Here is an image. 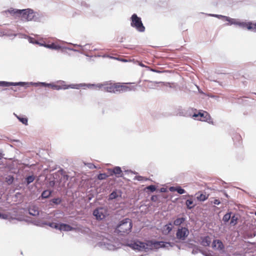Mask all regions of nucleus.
I'll list each match as a JSON object with an SVG mask.
<instances>
[{
    "label": "nucleus",
    "instance_id": "1",
    "mask_svg": "<svg viewBox=\"0 0 256 256\" xmlns=\"http://www.w3.org/2000/svg\"><path fill=\"white\" fill-rule=\"evenodd\" d=\"M132 228V220L130 218H126L119 222L114 230V232L118 236H126L131 232Z\"/></svg>",
    "mask_w": 256,
    "mask_h": 256
},
{
    "label": "nucleus",
    "instance_id": "2",
    "mask_svg": "<svg viewBox=\"0 0 256 256\" xmlns=\"http://www.w3.org/2000/svg\"><path fill=\"white\" fill-rule=\"evenodd\" d=\"M37 86H45L50 88L53 90H59L61 89H68V88H73V89H80L82 88L85 87L86 84H64V82H60V84H56L54 83L51 84H47L46 82H40L38 84H36Z\"/></svg>",
    "mask_w": 256,
    "mask_h": 256
},
{
    "label": "nucleus",
    "instance_id": "3",
    "mask_svg": "<svg viewBox=\"0 0 256 256\" xmlns=\"http://www.w3.org/2000/svg\"><path fill=\"white\" fill-rule=\"evenodd\" d=\"M85 86L88 88L94 87L99 89L103 88V90L107 92L115 93L117 92V83H104L94 84H86Z\"/></svg>",
    "mask_w": 256,
    "mask_h": 256
},
{
    "label": "nucleus",
    "instance_id": "4",
    "mask_svg": "<svg viewBox=\"0 0 256 256\" xmlns=\"http://www.w3.org/2000/svg\"><path fill=\"white\" fill-rule=\"evenodd\" d=\"M130 20V25L132 27L134 28L140 32H144L145 30V27L143 25L141 18L138 17L136 14L132 16Z\"/></svg>",
    "mask_w": 256,
    "mask_h": 256
},
{
    "label": "nucleus",
    "instance_id": "5",
    "mask_svg": "<svg viewBox=\"0 0 256 256\" xmlns=\"http://www.w3.org/2000/svg\"><path fill=\"white\" fill-rule=\"evenodd\" d=\"M129 246L132 249L138 251L146 252L148 250L147 241L146 242H144L139 240H136L130 244Z\"/></svg>",
    "mask_w": 256,
    "mask_h": 256
},
{
    "label": "nucleus",
    "instance_id": "6",
    "mask_svg": "<svg viewBox=\"0 0 256 256\" xmlns=\"http://www.w3.org/2000/svg\"><path fill=\"white\" fill-rule=\"evenodd\" d=\"M189 230L186 227H179L176 232V238L180 240H185L189 234Z\"/></svg>",
    "mask_w": 256,
    "mask_h": 256
},
{
    "label": "nucleus",
    "instance_id": "7",
    "mask_svg": "<svg viewBox=\"0 0 256 256\" xmlns=\"http://www.w3.org/2000/svg\"><path fill=\"white\" fill-rule=\"evenodd\" d=\"M148 250H152L153 248H163L166 246V245H169L171 246L170 242H157L152 240H148Z\"/></svg>",
    "mask_w": 256,
    "mask_h": 256
},
{
    "label": "nucleus",
    "instance_id": "8",
    "mask_svg": "<svg viewBox=\"0 0 256 256\" xmlns=\"http://www.w3.org/2000/svg\"><path fill=\"white\" fill-rule=\"evenodd\" d=\"M22 19L24 21L32 20L34 18V12L31 9H26L21 10Z\"/></svg>",
    "mask_w": 256,
    "mask_h": 256
},
{
    "label": "nucleus",
    "instance_id": "9",
    "mask_svg": "<svg viewBox=\"0 0 256 256\" xmlns=\"http://www.w3.org/2000/svg\"><path fill=\"white\" fill-rule=\"evenodd\" d=\"M200 116L201 118L198 119L200 120L208 122L209 124H213V121L210 117V114L206 112H199L198 114H194L193 117Z\"/></svg>",
    "mask_w": 256,
    "mask_h": 256
},
{
    "label": "nucleus",
    "instance_id": "10",
    "mask_svg": "<svg viewBox=\"0 0 256 256\" xmlns=\"http://www.w3.org/2000/svg\"><path fill=\"white\" fill-rule=\"evenodd\" d=\"M106 210L103 208H99L94 210L93 214L96 216V220H102L104 219L106 216Z\"/></svg>",
    "mask_w": 256,
    "mask_h": 256
},
{
    "label": "nucleus",
    "instance_id": "11",
    "mask_svg": "<svg viewBox=\"0 0 256 256\" xmlns=\"http://www.w3.org/2000/svg\"><path fill=\"white\" fill-rule=\"evenodd\" d=\"M134 89V86L117 83V92H126L132 90Z\"/></svg>",
    "mask_w": 256,
    "mask_h": 256
},
{
    "label": "nucleus",
    "instance_id": "12",
    "mask_svg": "<svg viewBox=\"0 0 256 256\" xmlns=\"http://www.w3.org/2000/svg\"><path fill=\"white\" fill-rule=\"evenodd\" d=\"M108 171L110 176L116 174L117 177L122 176V172L119 166H116L113 169H110Z\"/></svg>",
    "mask_w": 256,
    "mask_h": 256
},
{
    "label": "nucleus",
    "instance_id": "13",
    "mask_svg": "<svg viewBox=\"0 0 256 256\" xmlns=\"http://www.w3.org/2000/svg\"><path fill=\"white\" fill-rule=\"evenodd\" d=\"M173 226L171 222H170L164 226L162 228V232L163 234L168 235L172 230Z\"/></svg>",
    "mask_w": 256,
    "mask_h": 256
},
{
    "label": "nucleus",
    "instance_id": "14",
    "mask_svg": "<svg viewBox=\"0 0 256 256\" xmlns=\"http://www.w3.org/2000/svg\"><path fill=\"white\" fill-rule=\"evenodd\" d=\"M212 247L214 248H216L218 250H223L224 246L221 240H214L212 244Z\"/></svg>",
    "mask_w": 256,
    "mask_h": 256
},
{
    "label": "nucleus",
    "instance_id": "15",
    "mask_svg": "<svg viewBox=\"0 0 256 256\" xmlns=\"http://www.w3.org/2000/svg\"><path fill=\"white\" fill-rule=\"evenodd\" d=\"M26 84L24 82H0V86L8 87L11 86H24Z\"/></svg>",
    "mask_w": 256,
    "mask_h": 256
},
{
    "label": "nucleus",
    "instance_id": "16",
    "mask_svg": "<svg viewBox=\"0 0 256 256\" xmlns=\"http://www.w3.org/2000/svg\"><path fill=\"white\" fill-rule=\"evenodd\" d=\"M29 214L33 216H37L39 214L38 208L36 206H32L28 209Z\"/></svg>",
    "mask_w": 256,
    "mask_h": 256
},
{
    "label": "nucleus",
    "instance_id": "17",
    "mask_svg": "<svg viewBox=\"0 0 256 256\" xmlns=\"http://www.w3.org/2000/svg\"><path fill=\"white\" fill-rule=\"evenodd\" d=\"M211 242V238L208 236H206L202 238V242L200 244L204 246H210Z\"/></svg>",
    "mask_w": 256,
    "mask_h": 256
},
{
    "label": "nucleus",
    "instance_id": "18",
    "mask_svg": "<svg viewBox=\"0 0 256 256\" xmlns=\"http://www.w3.org/2000/svg\"><path fill=\"white\" fill-rule=\"evenodd\" d=\"M224 20L229 22L230 24H235L238 25L240 20L235 18H230V17L226 16H222Z\"/></svg>",
    "mask_w": 256,
    "mask_h": 256
},
{
    "label": "nucleus",
    "instance_id": "19",
    "mask_svg": "<svg viewBox=\"0 0 256 256\" xmlns=\"http://www.w3.org/2000/svg\"><path fill=\"white\" fill-rule=\"evenodd\" d=\"M59 229L61 230L70 231L73 230V228L68 224H62L60 225Z\"/></svg>",
    "mask_w": 256,
    "mask_h": 256
},
{
    "label": "nucleus",
    "instance_id": "20",
    "mask_svg": "<svg viewBox=\"0 0 256 256\" xmlns=\"http://www.w3.org/2000/svg\"><path fill=\"white\" fill-rule=\"evenodd\" d=\"M185 220L186 218L184 217L177 218L174 221V224L176 226H180Z\"/></svg>",
    "mask_w": 256,
    "mask_h": 256
},
{
    "label": "nucleus",
    "instance_id": "21",
    "mask_svg": "<svg viewBox=\"0 0 256 256\" xmlns=\"http://www.w3.org/2000/svg\"><path fill=\"white\" fill-rule=\"evenodd\" d=\"M250 22H241L239 21L238 25L242 27V28H246L248 30L252 28V27L250 26Z\"/></svg>",
    "mask_w": 256,
    "mask_h": 256
},
{
    "label": "nucleus",
    "instance_id": "22",
    "mask_svg": "<svg viewBox=\"0 0 256 256\" xmlns=\"http://www.w3.org/2000/svg\"><path fill=\"white\" fill-rule=\"evenodd\" d=\"M9 12L11 14H22L21 10H16L12 8H10V10H8V11L6 12Z\"/></svg>",
    "mask_w": 256,
    "mask_h": 256
},
{
    "label": "nucleus",
    "instance_id": "23",
    "mask_svg": "<svg viewBox=\"0 0 256 256\" xmlns=\"http://www.w3.org/2000/svg\"><path fill=\"white\" fill-rule=\"evenodd\" d=\"M170 190L171 191L174 190L176 191L178 194H183L185 193L186 191L184 189L181 188L180 187H177V188H174V187H171L170 188Z\"/></svg>",
    "mask_w": 256,
    "mask_h": 256
},
{
    "label": "nucleus",
    "instance_id": "24",
    "mask_svg": "<svg viewBox=\"0 0 256 256\" xmlns=\"http://www.w3.org/2000/svg\"><path fill=\"white\" fill-rule=\"evenodd\" d=\"M52 194V192L49 190H44L42 194V197L43 198H48Z\"/></svg>",
    "mask_w": 256,
    "mask_h": 256
},
{
    "label": "nucleus",
    "instance_id": "25",
    "mask_svg": "<svg viewBox=\"0 0 256 256\" xmlns=\"http://www.w3.org/2000/svg\"><path fill=\"white\" fill-rule=\"evenodd\" d=\"M147 82H148V84L147 86L148 87L150 88H152L154 86H157L158 84L162 83V82H152V81H149L147 80Z\"/></svg>",
    "mask_w": 256,
    "mask_h": 256
},
{
    "label": "nucleus",
    "instance_id": "26",
    "mask_svg": "<svg viewBox=\"0 0 256 256\" xmlns=\"http://www.w3.org/2000/svg\"><path fill=\"white\" fill-rule=\"evenodd\" d=\"M186 205L188 208L191 209L194 206L193 200L192 199L187 200L186 201Z\"/></svg>",
    "mask_w": 256,
    "mask_h": 256
},
{
    "label": "nucleus",
    "instance_id": "27",
    "mask_svg": "<svg viewBox=\"0 0 256 256\" xmlns=\"http://www.w3.org/2000/svg\"><path fill=\"white\" fill-rule=\"evenodd\" d=\"M46 47L51 48V49H54V50H58L60 48V46H59L56 45L54 44H47L46 46Z\"/></svg>",
    "mask_w": 256,
    "mask_h": 256
},
{
    "label": "nucleus",
    "instance_id": "28",
    "mask_svg": "<svg viewBox=\"0 0 256 256\" xmlns=\"http://www.w3.org/2000/svg\"><path fill=\"white\" fill-rule=\"evenodd\" d=\"M197 198L200 201H204L208 198V196L201 194L199 196L197 197Z\"/></svg>",
    "mask_w": 256,
    "mask_h": 256
},
{
    "label": "nucleus",
    "instance_id": "29",
    "mask_svg": "<svg viewBox=\"0 0 256 256\" xmlns=\"http://www.w3.org/2000/svg\"><path fill=\"white\" fill-rule=\"evenodd\" d=\"M233 139L234 142L238 141L240 143L242 140L241 136L238 134H235L233 137Z\"/></svg>",
    "mask_w": 256,
    "mask_h": 256
},
{
    "label": "nucleus",
    "instance_id": "30",
    "mask_svg": "<svg viewBox=\"0 0 256 256\" xmlns=\"http://www.w3.org/2000/svg\"><path fill=\"white\" fill-rule=\"evenodd\" d=\"M34 179L35 177L34 176H28L26 178L27 184H29L31 182H33Z\"/></svg>",
    "mask_w": 256,
    "mask_h": 256
},
{
    "label": "nucleus",
    "instance_id": "31",
    "mask_svg": "<svg viewBox=\"0 0 256 256\" xmlns=\"http://www.w3.org/2000/svg\"><path fill=\"white\" fill-rule=\"evenodd\" d=\"M230 218H231L230 214L228 213V214H224V217L222 218V220L224 222H228L230 220Z\"/></svg>",
    "mask_w": 256,
    "mask_h": 256
},
{
    "label": "nucleus",
    "instance_id": "32",
    "mask_svg": "<svg viewBox=\"0 0 256 256\" xmlns=\"http://www.w3.org/2000/svg\"><path fill=\"white\" fill-rule=\"evenodd\" d=\"M17 118L19 120L20 122H21L23 124L25 125H28V119L25 118H21L18 116H16Z\"/></svg>",
    "mask_w": 256,
    "mask_h": 256
},
{
    "label": "nucleus",
    "instance_id": "33",
    "mask_svg": "<svg viewBox=\"0 0 256 256\" xmlns=\"http://www.w3.org/2000/svg\"><path fill=\"white\" fill-rule=\"evenodd\" d=\"M108 176L104 173V174H100L98 176V180H102L106 179Z\"/></svg>",
    "mask_w": 256,
    "mask_h": 256
},
{
    "label": "nucleus",
    "instance_id": "34",
    "mask_svg": "<svg viewBox=\"0 0 256 256\" xmlns=\"http://www.w3.org/2000/svg\"><path fill=\"white\" fill-rule=\"evenodd\" d=\"M117 197H118V194H117L116 192H113L109 196V198L110 200L114 199V198H116Z\"/></svg>",
    "mask_w": 256,
    "mask_h": 256
},
{
    "label": "nucleus",
    "instance_id": "35",
    "mask_svg": "<svg viewBox=\"0 0 256 256\" xmlns=\"http://www.w3.org/2000/svg\"><path fill=\"white\" fill-rule=\"evenodd\" d=\"M6 182H8V184H11L14 181V178L12 176H8L6 178Z\"/></svg>",
    "mask_w": 256,
    "mask_h": 256
},
{
    "label": "nucleus",
    "instance_id": "36",
    "mask_svg": "<svg viewBox=\"0 0 256 256\" xmlns=\"http://www.w3.org/2000/svg\"><path fill=\"white\" fill-rule=\"evenodd\" d=\"M237 222V218L234 216L231 218L230 224L235 225Z\"/></svg>",
    "mask_w": 256,
    "mask_h": 256
},
{
    "label": "nucleus",
    "instance_id": "37",
    "mask_svg": "<svg viewBox=\"0 0 256 256\" xmlns=\"http://www.w3.org/2000/svg\"><path fill=\"white\" fill-rule=\"evenodd\" d=\"M52 202L53 203H54L56 204H58L61 202L62 200L60 198H55L52 199Z\"/></svg>",
    "mask_w": 256,
    "mask_h": 256
},
{
    "label": "nucleus",
    "instance_id": "38",
    "mask_svg": "<svg viewBox=\"0 0 256 256\" xmlns=\"http://www.w3.org/2000/svg\"><path fill=\"white\" fill-rule=\"evenodd\" d=\"M250 26L252 27V28L250 30H252L254 32H256V23H252V22H250Z\"/></svg>",
    "mask_w": 256,
    "mask_h": 256
},
{
    "label": "nucleus",
    "instance_id": "39",
    "mask_svg": "<svg viewBox=\"0 0 256 256\" xmlns=\"http://www.w3.org/2000/svg\"><path fill=\"white\" fill-rule=\"evenodd\" d=\"M146 188L152 192L155 191L156 190V186L154 185L149 186Z\"/></svg>",
    "mask_w": 256,
    "mask_h": 256
},
{
    "label": "nucleus",
    "instance_id": "40",
    "mask_svg": "<svg viewBox=\"0 0 256 256\" xmlns=\"http://www.w3.org/2000/svg\"><path fill=\"white\" fill-rule=\"evenodd\" d=\"M213 204H214L218 205L220 204V202L219 200L216 199L213 201Z\"/></svg>",
    "mask_w": 256,
    "mask_h": 256
},
{
    "label": "nucleus",
    "instance_id": "41",
    "mask_svg": "<svg viewBox=\"0 0 256 256\" xmlns=\"http://www.w3.org/2000/svg\"><path fill=\"white\" fill-rule=\"evenodd\" d=\"M138 180H143V178L141 176H138L137 178Z\"/></svg>",
    "mask_w": 256,
    "mask_h": 256
},
{
    "label": "nucleus",
    "instance_id": "42",
    "mask_svg": "<svg viewBox=\"0 0 256 256\" xmlns=\"http://www.w3.org/2000/svg\"><path fill=\"white\" fill-rule=\"evenodd\" d=\"M58 224H55V228H58Z\"/></svg>",
    "mask_w": 256,
    "mask_h": 256
},
{
    "label": "nucleus",
    "instance_id": "43",
    "mask_svg": "<svg viewBox=\"0 0 256 256\" xmlns=\"http://www.w3.org/2000/svg\"><path fill=\"white\" fill-rule=\"evenodd\" d=\"M152 200H154V196H152Z\"/></svg>",
    "mask_w": 256,
    "mask_h": 256
},
{
    "label": "nucleus",
    "instance_id": "44",
    "mask_svg": "<svg viewBox=\"0 0 256 256\" xmlns=\"http://www.w3.org/2000/svg\"><path fill=\"white\" fill-rule=\"evenodd\" d=\"M152 70V71H153V72H156V70H153V69H152V70Z\"/></svg>",
    "mask_w": 256,
    "mask_h": 256
},
{
    "label": "nucleus",
    "instance_id": "45",
    "mask_svg": "<svg viewBox=\"0 0 256 256\" xmlns=\"http://www.w3.org/2000/svg\"><path fill=\"white\" fill-rule=\"evenodd\" d=\"M140 66H144V65H143V64H140Z\"/></svg>",
    "mask_w": 256,
    "mask_h": 256
},
{
    "label": "nucleus",
    "instance_id": "46",
    "mask_svg": "<svg viewBox=\"0 0 256 256\" xmlns=\"http://www.w3.org/2000/svg\"><path fill=\"white\" fill-rule=\"evenodd\" d=\"M255 214H256V212H255Z\"/></svg>",
    "mask_w": 256,
    "mask_h": 256
}]
</instances>
